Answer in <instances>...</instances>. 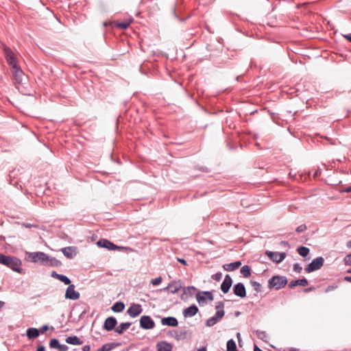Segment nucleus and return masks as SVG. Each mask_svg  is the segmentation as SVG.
Returning a JSON list of instances; mask_svg holds the SVG:
<instances>
[{"mask_svg": "<svg viewBox=\"0 0 351 351\" xmlns=\"http://www.w3.org/2000/svg\"><path fill=\"white\" fill-rule=\"evenodd\" d=\"M143 311V308L141 304H132L130 306L127 310V313L131 317H136L139 315Z\"/></svg>", "mask_w": 351, "mask_h": 351, "instance_id": "1a4fd4ad", "label": "nucleus"}, {"mask_svg": "<svg viewBox=\"0 0 351 351\" xmlns=\"http://www.w3.org/2000/svg\"><path fill=\"white\" fill-rule=\"evenodd\" d=\"M319 174H320V171H317L314 173L313 177H314V178H316V177H317V176H318V175H319Z\"/></svg>", "mask_w": 351, "mask_h": 351, "instance_id": "338daca9", "label": "nucleus"}, {"mask_svg": "<svg viewBox=\"0 0 351 351\" xmlns=\"http://www.w3.org/2000/svg\"><path fill=\"white\" fill-rule=\"evenodd\" d=\"M221 273H217L215 274H214L212 278L216 280V281H220L221 279Z\"/></svg>", "mask_w": 351, "mask_h": 351, "instance_id": "09e8293b", "label": "nucleus"}, {"mask_svg": "<svg viewBox=\"0 0 351 351\" xmlns=\"http://www.w3.org/2000/svg\"><path fill=\"white\" fill-rule=\"evenodd\" d=\"M59 280L62 282L64 285H71V280L66 276L64 275H62L61 274L60 278H59Z\"/></svg>", "mask_w": 351, "mask_h": 351, "instance_id": "e433bc0d", "label": "nucleus"}, {"mask_svg": "<svg viewBox=\"0 0 351 351\" xmlns=\"http://www.w3.org/2000/svg\"><path fill=\"white\" fill-rule=\"evenodd\" d=\"M8 64L11 66L12 68V70H14L19 67H20L19 65H18V62H17V59L15 58L13 61H12V63H8Z\"/></svg>", "mask_w": 351, "mask_h": 351, "instance_id": "37998d69", "label": "nucleus"}, {"mask_svg": "<svg viewBox=\"0 0 351 351\" xmlns=\"http://www.w3.org/2000/svg\"><path fill=\"white\" fill-rule=\"evenodd\" d=\"M47 264L45 266L47 267H60L62 265V263L60 261L58 260L55 257H51L48 256V261H47Z\"/></svg>", "mask_w": 351, "mask_h": 351, "instance_id": "a878e982", "label": "nucleus"}, {"mask_svg": "<svg viewBox=\"0 0 351 351\" xmlns=\"http://www.w3.org/2000/svg\"><path fill=\"white\" fill-rule=\"evenodd\" d=\"M75 250V247L73 246H69L65 247L61 249V252L62 254L68 258L71 259L74 256L73 252Z\"/></svg>", "mask_w": 351, "mask_h": 351, "instance_id": "4be33fe9", "label": "nucleus"}, {"mask_svg": "<svg viewBox=\"0 0 351 351\" xmlns=\"http://www.w3.org/2000/svg\"><path fill=\"white\" fill-rule=\"evenodd\" d=\"M25 259L29 262L40 263V265L45 266V265H47V261H48V255L43 252H26Z\"/></svg>", "mask_w": 351, "mask_h": 351, "instance_id": "f03ea898", "label": "nucleus"}, {"mask_svg": "<svg viewBox=\"0 0 351 351\" xmlns=\"http://www.w3.org/2000/svg\"><path fill=\"white\" fill-rule=\"evenodd\" d=\"M196 289L193 286H189L187 287L183 288V292L180 295V298L182 300H186L189 298V297H191L193 295V291Z\"/></svg>", "mask_w": 351, "mask_h": 351, "instance_id": "6ab92c4d", "label": "nucleus"}, {"mask_svg": "<svg viewBox=\"0 0 351 351\" xmlns=\"http://www.w3.org/2000/svg\"><path fill=\"white\" fill-rule=\"evenodd\" d=\"M59 345H60V343L57 339H52L49 341V347L51 348L58 349Z\"/></svg>", "mask_w": 351, "mask_h": 351, "instance_id": "c9c22d12", "label": "nucleus"}, {"mask_svg": "<svg viewBox=\"0 0 351 351\" xmlns=\"http://www.w3.org/2000/svg\"><path fill=\"white\" fill-rule=\"evenodd\" d=\"M233 293L235 295L243 298L246 296V289L242 282H238L234 285Z\"/></svg>", "mask_w": 351, "mask_h": 351, "instance_id": "9b49d317", "label": "nucleus"}, {"mask_svg": "<svg viewBox=\"0 0 351 351\" xmlns=\"http://www.w3.org/2000/svg\"><path fill=\"white\" fill-rule=\"evenodd\" d=\"M314 289V287H308V288H306L304 289V291L305 292H309V291H311Z\"/></svg>", "mask_w": 351, "mask_h": 351, "instance_id": "052dcab7", "label": "nucleus"}, {"mask_svg": "<svg viewBox=\"0 0 351 351\" xmlns=\"http://www.w3.org/2000/svg\"><path fill=\"white\" fill-rule=\"evenodd\" d=\"M187 332L186 331H181L178 332L176 330H172L170 332L169 335L175 338L176 340H180L181 339H184L186 337Z\"/></svg>", "mask_w": 351, "mask_h": 351, "instance_id": "cd10ccee", "label": "nucleus"}, {"mask_svg": "<svg viewBox=\"0 0 351 351\" xmlns=\"http://www.w3.org/2000/svg\"><path fill=\"white\" fill-rule=\"evenodd\" d=\"M125 308V304L122 302H117L112 306V310L115 313H121Z\"/></svg>", "mask_w": 351, "mask_h": 351, "instance_id": "c756f323", "label": "nucleus"}, {"mask_svg": "<svg viewBox=\"0 0 351 351\" xmlns=\"http://www.w3.org/2000/svg\"><path fill=\"white\" fill-rule=\"evenodd\" d=\"M344 262L346 265H351V253L345 256Z\"/></svg>", "mask_w": 351, "mask_h": 351, "instance_id": "a18cd8bd", "label": "nucleus"}, {"mask_svg": "<svg viewBox=\"0 0 351 351\" xmlns=\"http://www.w3.org/2000/svg\"><path fill=\"white\" fill-rule=\"evenodd\" d=\"M60 275H61V274H58V273H57L56 271H53L51 272V277H53V278H56V279H58V280H59V278H60Z\"/></svg>", "mask_w": 351, "mask_h": 351, "instance_id": "603ef678", "label": "nucleus"}, {"mask_svg": "<svg viewBox=\"0 0 351 351\" xmlns=\"http://www.w3.org/2000/svg\"><path fill=\"white\" fill-rule=\"evenodd\" d=\"M343 37L351 43V33L348 34L343 35Z\"/></svg>", "mask_w": 351, "mask_h": 351, "instance_id": "13d9d810", "label": "nucleus"}, {"mask_svg": "<svg viewBox=\"0 0 351 351\" xmlns=\"http://www.w3.org/2000/svg\"><path fill=\"white\" fill-rule=\"evenodd\" d=\"M324 263V258L322 256H319L312 261L305 268V271L307 273H311L314 271L319 269Z\"/></svg>", "mask_w": 351, "mask_h": 351, "instance_id": "20e7f679", "label": "nucleus"}, {"mask_svg": "<svg viewBox=\"0 0 351 351\" xmlns=\"http://www.w3.org/2000/svg\"><path fill=\"white\" fill-rule=\"evenodd\" d=\"M27 337L29 339H35L40 335L39 330L36 328H29L26 332Z\"/></svg>", "mask_w": 351, "mask_h": 351, "instance_id": "bb28decb", "label": "nucleus"}, {"mask_svg": "<svg viewBox=\"0 0 351 351\" xmlns=\"http://www.w3.org/2000/svg\"><path fill=\"white\" fill-rule=\"evenodd\" d=\"M202 293L203 294V295H204L206 297V298L207 300H208L209 301H213L214 300V297H213V295L212 294L211 292L210 291H202Z\"/></svg>", "mask_w": 351, "mask_h": 351, "instance_id": "ea45409f", "label": "nucleus"}, {"mask_svg": "<svg viewBox=\"0 0 351 351\" xmlns=\"http://www.w3.org/2000/svg\"><path fill=\"white\" fill-rule=\"evenodd\" d=\"M298 253L302 257H306L310 252L309 248L304 246H300L297 249Z\"/></svg>", "mask_w": 351, "mask_h": 351, "instance_id": "7c9ffc66", "label": "nucleus"}, {"mask_svg": "<svg viewBox=\"0 0 351 351\" xmlns=\"http://www.w3.org/2000/svg\"><path fill=\"white\" fill-rule=\"evenodd\" d=\"M90 346L89 345H85L82 348V351H90Z\"/></svg>", "mask_w": 351, "mask_h": 351, "instance_id": "6e6d98bb", "label": "nucleus"}, {"mask_svg": "<svg viewBox=\"0 0 351 351\" xmlns=\"http://www.w3.org/2000/svg\"><path fill=\"white\" fill-rule=\"evenodd\" d=\"M140 326L144 330H151L155 327V322L148 315H143L139 320Z\"/></svg>", "mask_w": 351, "mask_h": 351, "instance_id": "39448f33", "label": "nucleus"}, {"mask_svg": "<svg viewBox=\"0 0 351 351\" xmlns=\"http://www.w3.org/2000/svg\"><path fill=\"white\" fill-rule=\"evenodd\" d=\"M306 229H307L306 226L305 224H302L296 228V232L298 233H300V232L305 231Z\"/></svg>", "mask_w": 351, "mask_h": 351, "instance_id": "49530a36", "label": "nucleus"}, {"mask_svg": "<svg viewBox=\"0 0 351 351\" xmlns=\"http://www.w3.org/2000/svg\"><path fill=\"white\" fill-rule=\"evenodd\" d=\"M287 279L283 276H274L268 280V288L280 290L287 284Z\"/></svg>", "mask_w": 351, "mask_h": 351, "instance_id": "7ed1b4c3", "label": "nucleus"}, {"mask_svg": "<svg viewBox=\"0 0 351 351\" xmlns=\"http://www.w3.org/2000/svg\"><path fill=\"white\" fill-rule=\"evenodd\" d=\"M69 349V347L66 346V345H64V344H60L59 345V348H58V350L59 351H67Z\"/></svg>", "mask_w": 351, "mask_h": 351, "instance_id": "8fccbe9b", "label": "nucleus"}, {"mask_svg": "<svg viewBox=\"0 0 351 351\" xmlns=\"http://www.w3.org/2000/svg\"><path fill=\"white\" fill-rule=\"evenodd\" d=\"M232 285V279L230 275L225 276V278L221 285V290L223 293H227Z\"/></svg>", "mask_w": 351, "mask_h": 351, "instance_id": "4468645a", "label": "nucleus"}, {"mask_svg": "<svg viewBox=\"0 0 351 351\" xmlns=\"http://www.w3.org/2000/svg\"><path fill=\"white\" fill-rule=\"evenodd\" d=\"M308 280L305 278H303L302 279H298L296 280L291 281L289 284V287L290 288H293L298 285L305 287V286L308 285Z\"/></svg>", "mask_w": 351, "mask_h": 351, "instance_id": "5701e85b", "label": "nucleus"}, {"mask_svg": "<svg viewBox=\"0 0 351 351\" xmlns=\"http://www.w3.org/2000/svg\"><path fill=\"white\" fill-rule=\"evenodd\" d=\"M254 351H263L262 350L261 348H259L257 346H254Z\"/></svg>", "mask_w": 351, "mask_h": 351, "instance_id": "680f3d73", "label": "nucleus"}, {"mask_svg": "<svg viewBox=\"0 0 351 351\" xmlns=\"http://www.w3.org/2000/svg\"><path fill=\"white\" fill-rule=\"evenodd\" d=\"M4 302L2 301H0V309L4 306Z\"/></svg>", "mask_w": 351, "mask_h": 351, "instance_id": "774afa93", "label": "nucleus"}, {"mask_svg": "<svg viewBox=\"0 0 351 351\" xmlns=\"http://www.w3.org/2000/svg\"><path fill=\"white\" fill-rule=\"evenodd\" d=\"M132 21H133V19L130 18L129 19H127L122 22H116V23L114 22V25L116 27L121 29H125L129 27V25H130V23Z\"/></svg>", "mask_w": 351, "mask_h": 351, "instance_id": "393cba45", "label": "nucleus"}, {"mask_svg": "<svg viewBox=\"0 0 351 351\" xmlns=\"http://www.w3.org/2000/svg\"><path fill=\"white\" fill-rule=\"evenodd\" d=\"M0 264L11 268L14 271L21 273L22 269L20 267L21 261L15 256H6L0 253Z\"/></svg>", "mask_w": 351, "mask_h": 351, "instance_id": "f257e3e1", "label": "nucleus"}, {"mask_svg": "<svg viewBox=\"0 0 351 351\" xmlns=\"http://www.w3.org/2000/svg\"><path fill=\"white\" fill-rule=\"evenodd\" d=\"M241 274L245 278L251 275V268L248 265H244L241 268Z\"/></svg>", "mask_w": 351, "mask_h": 351, "instance_id": "2f4dec72", "label": "nucleus"}, {"mask_svg": "<svg viewBox=\"0 0 351 351\" xmlns=\"http://www.w3.org/2000/svg\"><path fill=\"white\" fill-rule=\"evenodd\" d=\"M251 285L257 293L262 291V285L259 282L256 281H251Z\"/></svg>", "mask_w": 351, "mask_h": 351, "instance_id": "f704fd0d", "label": "nucleus"}, {"mask_svg": "<svg viewBox=\"0 0 351 351\" xmlns=\"http://www.w3.org/2000/svg\"><path fill=\"white\" fill-rule=\"evenodd\" d=\"M337 288V285H330L326 289L325 292L328 293L331 291L336 289Z\"/></svg>", "mask_w": 351, "mask_h": 351, "instance_id": "de8ad7c7", "label": "nucleus"}, {"mask_svg": "<svg viewBox=\"0 0 351 351\" xmlns=\"http://www.w3.org/2000/svg\"><path fill=\"white\" fill-rule=\"evenodd\" d=\"M197 312V306L195 304H192L184 310L183 315L185 317H193L195 315Z\"/></svg>", "mask_w": 351, "mask_h": 351, "instance_id": "a211bd4d", "label": "nucleus"}, {"mask_svg": "<svg viewBox=\"0 0 351 351\" xmlns=\"http://www.w3.org/2000/svg\"><path fill=\"white\" fill-rule=\"evenodd\" d=\"M49 329V326L47 325H43L40 328V333L41 334H43L45 333L47 330Z\"/></svg>", "mask_w": 351, "mask_h": 351, "instance_id": "3c124183", "label": "nucleus"}, {"mask_svg": "<svg viewBox=\"0 0 351 351\" xmlns=\"http://www.w3.org/2000/svg\"><path fill=\"white\" fill-rule=\"evenodd\" d=\"M157 351H172L171 343L165 341H161L156 343Z\"/></svg>", "mask_w": 351, "mask_h": 351, "instance_id": "f3484780", "label": "nucleus"}, {"mask_svg": "<svg viewBox=\"0 0 351 351\" xmlns=\"http://www.w3.org/2000/svg\"><path fill=\"white\" fill-rule=\"evenodd\" d=\"M196 299L199 304L205 302V300H206V297L204 295H201L199 292L197 293Z\"/></svg>", "mask_w": 351, "mask_h": 351, "instance_id": "a19ab883", "label": "nucleus"}, {"mask_svg": "<svg viewBox=\"0 0 351 351\" xmlns=\"http://www.w3.org/2000/svg\"><path fill=\"white\" fill-rule=\"evenodd\" d=\"M182 282L181 280H173L168 284V285L163 289V291H169L171 293H178L181 289H182Z\"/></svg>", "mask_w": 351, "mask_h": 351, "instance_id": "0eeeda50", "label": "nucleus"}, {"mask_svg": "<svg viewBox=\"0 0 351 351\" xmlns=\"http://www.w3.org/2000/svg\"><path fill=\"white\" fill-rule=\"evenodd\" d=\"M66 342L71 345H81L82 341L77 336L68 337L66 339Z\"/></svg>", "mask_w": 351, "mask_h": 351, "instance_id": "c85d7f7f", "label": "nucleus"}, {"mask_svg": "<svg viewBox=\"0 0 351 351\" xmlns=\"http://www.w3.org/2000/svg\"><path fill=\"white\" fill-rule=\"evenodd\" d=\"M113 347L111 344L106 343V344H104V346H102L99 349H97V351H110V350H111V349Z\"/></svg>", "mask_w": 351, "mask_h": 351, "instance_id": "58836bf2", "label": "nucleus"}, {"mask_svg": "<svg viewBox=\"0 0 351 351\" xmlns=\"http://www.w3.org/2000/svg\"><path fill=\"white\" fill-rule=\"evenodd\" d=\"M197 351H207L206 347H202Z\"/></svg>", "mask_w": 351, "mask_h": 351, "instance_id": "0e129e2a", "label": "nucleus"}, {"mask_svg": "<svg viewBox=\"0 0 351 351\" xmlns=\"http://www.w3.org/2000/svg\"><path fill=\"white\" fill-rule=\"evenodd\" d=\"M3 52L8 64L12 63V61L16 58L11 49L6 46L3 47Z\"/></svg>", "mask_w": 351, "mask_h": 351, "instance_id": "aec40b11", "label": "nucleus"}, {"mask_svg": "<svg viewBox=\"0 0 351 351\" xmlns=\"http://www.w3.org/2000/svg\"><path fill=\"white\" fill-rule=\"evenodd\" d=\"M344 280L351 283V276H345L344 277Z\"/></svg>", "mask_w": 351, "mask_h": 351, "instance_id": "bf43d9fd", "label": "nucleus"}, {"mask_svg": "<svg viewBox=\"0 0 351 351\" xmlns=\"http://www.w3.org/2000/svg\"><path fill=\"white\" fill-rule=\"evenodd\" d=\"M346 245L348 248H351V240L348 241Z\"/></svg>", "mask_w": 351, "mask_h": 351, "instance_id": "69168bd1", "label": "nucleus"}, {"mask_svg": "<svg viewBox=\"0 0 351 351\" xmlns=\"http://www.w3.org/2000/svg\"><path fill=\"white\" fill-rule=\"evenodd\" d=\"M97 245L101 247L110 250H116L119 248L117 245L112 243L108 239H101L97 242Z\"/></svg>", "mask_w": 351, "mask_h": 351, "instance_id": "9d476101", "label": "nucleus"}, {"mask_svg": "<svg viewBox=\"0 0 351 351\" xmlns=\"http://www.w3.org/2000/svg\"><path fill=\"white\" fill-rule=\"evenodd\" d=\"M178 261L184 265H186V261L183 258H178Z\"/></svg>", "mask_w": 351, "mask_h": 351, "instance_id": "5fc2aeb1", "label": "nucleus"}, {"mask_svg": "<svg viewBox=\"0 0 351 351\" xmlns=\"http://www.w3.org/2000/svg\"><path fill=\"white\" fill-rule=\"evenodd\" d=\"M215 308L217 310L216 313H222L223 317L224 316V302L222 301L218 302L216 303Z\"/></svg>", "mask_w": 351, "mask_h": 351, "instance_id": "72a5a7b5", "label": "nucleus"}, {"mask_svg": "<svg viewBox=\"0 0 351 351\" xmlns=\"http://www.w3.org/2000/svg\"><path fill=\"white\" fill-rule=\"evenodd\" d=\"M293 271L297 273H300L302 271V267L300 265L299 263H294L293 265Z\"/></svg>", "mask_w": 351, "mask_h": 351, "instance_id": "c03bdc74", "label": "nucleus"}, {"mask_svg": "<svg viewBox=\"0 0 351 351\" xmlns=\"http://www.w3.org/2000/svg\"><path fill=\"white\" fill-rule=\"evenodd\" d=\"M131 325H132L131 322L121 323L119 326H118L117 327H116L114 328V331H115V332H117L119 335H121L123 333L124 331L128 330L130 327Z\"/></svg>", "mask_w": 351, "mask_h": 351, "instance_id": "b1692460", "label": "nucleus"}, {"mask_svg": "<svg viewBox=\"0 0 351 351\" xmlns=\"http://www.w3.org/2000/svg\"><path fill=\"white\" fill-rule=\"evenodd\" d=\"M64 297L66 299L76 300L80 298V295L79 292L75 290V285L71 284L67 287Z\"/></svg>", "mask_w": 351, "mask_h": 351, "instance_id": "6e6552de", "label": "nucleus"}, {"mask_svg": "<svg viewBox=\"0 0 351 351\" xmlns=\"http://www.w3.org/2000/svg\"><path fill=\"white\" fill-rule=\"evenodd\" d=\"M222 318H223L222 313H215V315L213 317H211L206 320V325L208 327L213 326Z\"/></svg>", "mask_w": 351, "mask_h": 351, "instance_id": "dca6fc26", "label": "nucleus"}, {"mask_svg": "<svg viewBox=\"0 0 351 351\" xmlns=\"http://www.w3.org/2000/svg\"><path fill=\"white\" fill-rule=\"evenodd\" d=\"M162 282V278L160 276L154 279H152L151 284L153 285H158Z\"/></svg>", "mask_w": 351, "mask_h": 351, "instance_id": "79ce46f5", "label": "nucleus"}, {"mask_svg": "<svg viewBox=\"0 0 351 351\" xmlns=\"http://www.w3.org/2000/svg\"><path fill=\"white\" fill-rule=\"evenodd\" d=\"M227 351H238L236 343L232 339L227 342Z\"/></svg>", "mask_w": 351, "mask_h": 351, "instance_id": "473e14b6", "label": "nucleus"}, {"mask_svg": "<svg viewBox=\"0 0 351 351\" xmlns=\"http://www.w3.org/2000/svg\"><path fill=\"white\" fill-rule=\"evenodd\" d=\"M265 254L270 258V260L276 263H281L286 257L285 252H271L267 250L265 252Z\"/></svg>", "mask_w": 351, "mask_h": 351, "instance_id": "423d86ee", "label": "nucleus"}, {"mask_svg": "<svg viewBox=\"0 0 351 351\" xmlns=\"http://www.w3.org/2000/svg\"><path fill=\"white\" fill-rule=\"evenodd\" d=\"M13 78L16 84H21L23 83L25 73L21 70V67H19L12 71Z\"/></svg>", "mask_w": 351, "mask_h": 351, "instance_id": "ddd939ff", "label": "nucleus"}, {"mask_svg": "<svg viewBox=\"0 0 351 351\" xmlns=\"http://www.w3.org/2000/svg\"><path fill=\"white\" fill-rule=\"evenodd\" d=\"M256 337L261 340H264L267 337V334L265 331L256 330Z\"/></svg>", "mask_w": 351, "mask_h": 351, "instance_id": "4c0bfd02", "label": "nucleus"}, {"mask_svg": "<svg viewBox=\"0 0 351 351\" xmlns=\"http://www.w3.org/2000/svg\"><path fill=\"white\" fill-rule=\"evenodd\" d=\"M36 351H45V347L44 346H38Z\"/></svg>", "mask_w": 351, "mask_h": 351, "instance_id": "4d7b16f0", "label": "nucleus"}, {"mask_svg": "<svg viewBox=\"0 0 351 351\" xmlns=\"http://www.w3.org/2000/svg\"><path fill=\"white\" fill-rule=\"evenodd\" d=\"M241 265V262L240 261H237L233 263H230L229 264H225L223 265V268L226 271H232L237 269Z\"/></svg>", "mask_w": 351, "mask_h": 351, "instance_id": "412c9836", "label": "nucleus"}, {"mask_svg": "<svg viewBox=\"0 0 351 351\" xmlns=\"http://www.w3.org/2000/svg\"><path fill=\"white\" fill-rule=\"evenodd\" d=\"M112 23V22H107V21H106V22L104 23L103 25H104V27H107L108 25H110Z\"/></svg>", "mask_w": 351, "mask_h": 351, "instance_id": "e2e57ef3", "label": "nucleus"}, {"mask_svg": "<svg viewBox=\"0 0 351 351\" xmlns=\"http://www.w3.org/2000/svg\"><path fill=\"white\" fill-rule=\"evenodd\" d=\"M341 192H342V193H351V186H348V187H347V188H346L344 189H342L341 191Z\"/></svg>", "mask_w": 351, "mask_h": 351, "instance_id": "864d4df0", "label": "nucleus"}, {"mask_svg": "<svg viewBox=\"0 0 351 351\" xmlns=\"http://www.w3.org/2000/svg\"><path fill=\"white\" fill-rule=\"evenodd\" d=\"M117 324V321L114 317H109L106 319L104 324V329L107 331H111L114 330L116 328V325Z\"/></svg>", "mask_w": 351, "mask_h": 351, "instance_id": "f8f14e48", "label": "nucleus"}, {"mask_svg": "<svg viewBox=\"0 0 351 351\" xmlns=\"http://www.w3.org/2000/svg\"><path fill=\"white\" fill-rule=\"evenodd\" d=\"M162 326L176 327L178 325V319L174 317H166L161 319Z\"/></svg>", "mask_w": 351, "mask_h": 351, "instance_id": "2eb2a0df", "label": "nucleus"}]
</instances>
